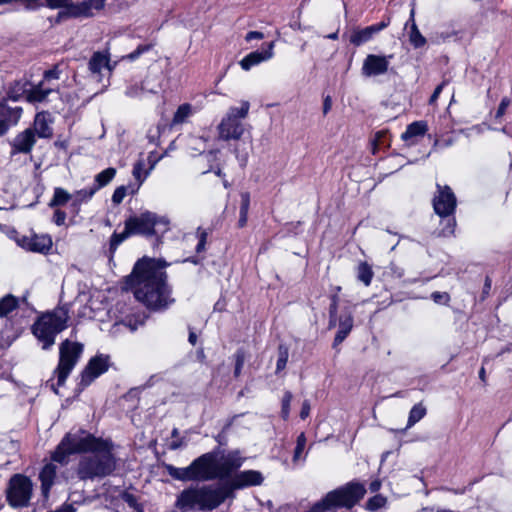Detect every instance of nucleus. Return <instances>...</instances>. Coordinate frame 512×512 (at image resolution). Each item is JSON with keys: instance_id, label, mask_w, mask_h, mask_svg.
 <instances>
[{"instance_id": "f257e3e1", "label": "nucleus", "mask_w": 512, "mask_h": 512, "mask_svg": "<svg viewBox=\"0 0 512 512\" xmlns=\"http://www.w3.org/2000/svg\"><path fill=\"white\" fill-rule=\"evenodd\" d=\"M82 452L90 454L82 456L79 461L77 474L80 479L102 478L114 471L116 460L112 453V443L81 429L67 433L52 453V458L60 465H65L70 455Z\"/></svg>"}, {"instance_id": "f03ea898", "label": "nucleus", "mask_w": 512, "mask_h": 512, "mask_svg": "<svg viewBox=\"0 0 512 512\" xmlns=\"http://www.w3.org/2000/svg\"><path fill=\"white\" fill-rule=\"evenodd\" d=\"M165 267L166 263L161 260L143 258L135 264L130 275L136 299L150 310L161 311L174 302L166 282Z\"/></svg>"}, {"instance_id": "7ed1b4c3", "label": "nucleus", "mask_w": 512, "mask_h": 512, "mask_svg": "<svg viewBox=\"0 0 512 512\" xmlns=\"http://www.w3.org/2000/svg\"><path fill=\"white\" fill-rule=\"evenodd\" d=\"M231 490L226 486L204 485L184 490L177 499L182 510L199 509L210 511L217 508L229 496Z\"/></svg>"}, {"instance_id": "20e7f679", "label": "nucleus", "mask_w": 512, "mask_h": 512, "mask_svg": "<svg viewBox=\"0 0 512 512\" xmlns=\"http://www.w3.org/2000/svg\"><path fill=\"white\" fill-rule=\"evenodd\" d=\"M69 314L64 307L42 314L32 326L33 335L42 343L43 349H49L55 343L56 335L68 326Z\"/></svg>"}, {"instance_id": "39448f33", "label": "nucleus", "mask_w": 512, "mask_h": 512, "mask_svg": "<svg viewBox=\"0 0 512 512\" xmlns=\"http://www.w3.org/2000/svg\"><path fill=\"white\" fill-rule=\"evenodd\" d=\"M168 474L180 481L212 480L220 477L218 461L214 454L206 453L195 459L189 466L184 468L167 465Z\"/></svg>"}, {"instance_id": "423d86ee", "label": "nucleus", "mask_w": 512, "mask_h": 512, "mask_svg": "<svg viewBox=\"0 0 512 512\" xmlns=\"http://www.w3.org/2000/svg\"><path fill=\"white\" fill-rule=\"evenodd\" d=\"M250 103L246 100L240 102L239 107H230L217 126L218 137L221 140H239L245 132L242 122L249 113Z\"/></svg>"}, {"instance_id": "0eeeda50", "label": "nucleus", "mask_w": 512, "mask_h": 512, "mask_svg": "<svg viewBox=\"0 0 512 512\" xmlns=\"http://www.w3.org/2000/svg\"><path fill=\"white\" fill-rule=\"evenodd\" d=\"M365 492L364 485L349 483L338 490L328 493L322 501L314 505L312 512H323L334 506L351 508L363 498Z\"/></svg>"}, {"instance_id": "6e6552de", "label": "nucleus", "mask_w": 512, "mask_h": 512, "mask_svg": "<svg viewBox=\"0 0 512 512\" xmlns=\"http://www.w3.org/2000/svg\"><path fill=\"white\" fill-rule=\"evenodd\" d=\"M168 224L169 221L166 218L159 217L150 211L131 216L125 221L126 228L132 235L145 236L166 232Z\"/></svg>"}, {"instance_id": "1a4fd4ad", "label": "nucleus", "mask_w": 512, "mask_h": 512, "mask_svg": "<svg viewBox=\"0 0 512 512\" xmlns=\"http://www.w3.org/2000/svg\"><path fill=\"white\" fill-rule=\"evenodd\" d=\"M83 352V345L68 339L59 347V363L55 370L57 386L64 385L67 377L74 369Z\"/></svg>"}, {"instance_id": "9d476101", "label": "nucleus", "mask_w": 512, "mask_h": 512, "mask_svg": "<svg viewBox=\"0 0 512 512\" xmlns=\"http://www.w3.org/2000/svg\"><path fill=\"white\" fill-rule=\"evenodd\" d=\"M32 491V481L24 475L16 474L9 481L7 501L12 507H25L30 502Z\"/></svg>"}, {"instance_id": "9b49d317", "label": "nucleus", "mask_w": 512, "mask_h": 512, "mask_svg": "<svg viewBox=\"0 0 512 512\" xmlns=\"http://www.w3.org/2000/svg\"><path fill=\"white\" fill-rule=\"evenodd\" d=\"M52 9L66 8L67 15L71 17H90L104 7V0H86L73 4L71 0H45Z\"/></svg>"}, {"instance_id": "f8f14e48", "label": "nucleus", "mask_w": 512, "mask_h": 512, "mask_svg": "<svg viewBox=\"0 0 512 512\" xmlns=\"http://www.w3.org/2000/svg\"><path fill=\"white\" fill-rule=\"evenodd\" d=\"M337 306H338V297L334 295L332 297V302L329 308L330 321L329 327H335L337 325L338 320V332L334 339V344L342 343L348 334L351 332L353 328V315L352 311L349 309H345L341 315L337 318Z\"/></svg>"}, {"instance_id": "ddd939ff", "label": "nucleus", "mask_w": 512, "mask_h": 512, "mask_svg": "<svg viewBox=\"0 0 512 512\" xmlns=\"http://www.w3.org/2000/svg\"><path fill=\"white\" fill-rule=\"evenodd\" d=\"M109 366V358L104 355H97L90 359L87 366L81 373L79 386L84 389L89 386L97 377L105 373Z\"/></svg>"}, {"instance_id": "4468645a", "label": "nucleus", "mask_w": 512, "mask_h": 512, "mask_svg": "<svg viewBox=\"0 0 512 512\" xmlns=\"http://www.w3.org/2000/svg\"><path fill=\"white\" fill-rule=\"evenodd\" d=\"M438 192L433 200V207L441 217L451 215L456 208V197L450 187L437 185Z\"/></svg>"}, {"instance_id": "2eb2a0df", "label": "nucleus", "mask_w": 512, "mask_h": 512, "mask_svg": "<svg viewBox=\"0 0 512 512\" xmlns=\"http://www.w3.org/2000/svg\"><path fill=\"white\" fill-rule=\"evenodd\" d=\"M88 69L95 81L103 82V79L109 77L112 72L109 56L103 52H95L89 60Z\"/></svg>"}, {"instance_id": "dca6fc26", "label": "nucleus", "mask_w": 512, "mask_h": 512, "mask_svg": "<svg viewBox=\"0 0 512 512\" xmlns=\"http://www.w3.org/2000/svg\"><path fill=\"white\" fill-rule=\"evenodd\" d=\"M392 55L369 54L363 61L362 74L366 77L383 75L388 71Z\"/></svg>"}, {"instance_id": "f3484780", "label": "nucleus", "mask_w": 512, "mask_h": 512, "mask_svg": "<svg viewBox=\"0 0 512 512\" xmlns=\"http://www.w3.org/2000/svg\"><path fill=\"white\" fill-rule=\"evenodd\" d=\"M36 143V135L32 128L25 129L18 133L11 141V155L28 154Z\"/></svg>"}, {"instance_id": "a211bd4d", "label": "nucleus", "mask_w": 512, "mask_h": 512, "mask_svg": "<svg viewBox=\"0 0 512 512\" xmlns=\"http://www.w3.org/2000/svg\"><path fill=\"white\" fill-rule=\"evenodd\" d=\"M21 115L22 108L10 107L4 102L0 103V137L19 122Z\"/></svg>"}, {"instance_id": "6ab92c4d", "label": "nucleus", "mask_w": 512, "mask_h": 512, "mask_svg": "<svg viewBox=\"0 0 512 512\" xmlns=\"http://www.w3.org/2000/svg\"><path fill=\"white\" fill-rule=\"evenodd\" d=\"M273 49L274 42H270L266 44V49L249 53L240 61L241 68L245 71H248L253 66L271 59L274 55Z\"/></svg>"}, {"instance_id": "aec40b11", "label": "nucleus", "mask_w": 512, "mask_h": 512, "mask_svg": "<svg viewBox=\"0 0 512 512\" xmlns=\"http://www.w3.org/2000/svg\"><path fill=\"white\" fill-rule=\"evenodd\" d=\"M57 464L59 463L51 457V461L46 463L39 473L41 490L44 497H48L51 487L57 481Z\"/></svg>"}, {"instance_id": "412c9836", "label": "nucleus", "mask_w": 512, "mask_h": 512, "mask_svg": "<svg viewBox=\"0 0 512 512\" xmlns=\"http://www.w3.org/2000/svg\"><path fill=\"white\" fill-rule=\"evenodd\" d=\"M20 245L29 251L45 253L50 250L52 240L48 235H33L32 237H24Z\"/></svg>"}, {"instance_id": "4be33fe9", "label": "nucleus", "mask_w": 512, "mask_h": 512, "mask_svg": "<svg viewBox=\"0 0 512 512\" xmlns=\"http://www.w3.org/2000/svg\"><path fill=\"white\" fill-rule=\"evenodd\" d=\"M218 461V470L220 471V477L229 475L232 471L236 470L242 465V458L238 451L231 452L225 456H222Z\"/></svg>"}, {"instance_id": "5701e85b", "label": "nucleus", "mask_w": 512, "mask_h": 512, "mask_svg": "<svg viewBox=\"0 0 512 512\" xmlns=\"http://www.w3.org/2000/svg\"><path fill=\"white\" fill-rule=\"evenodd\" d=\"M96 193V188L88 187L75 191L72 194V202L70 204V210L73 217H76L81 210V205L84 203H88L94 194Z\"/></svg>"}, {"instance_id": "b1692460", "label": "nucleus", "mask_w": 512, "mask_h": 512, "mask_svg": "<svg viewBox=\"0 0 512 512\" xmlns=\"http://www.w3.org/2000/svg\"><path fill=\"white\" fill-rule=\"evenodd\" d=\"M52 119L49 113L40 112L36 115L33 123V131L39 138H50L53 134Z\"/></svg>"}, {"instance_id": "393cba45", "label": "nucleus", "mask_w": 512, "mask_h": 512, "mask_svg": "<svg viewBox=\"0 0 512 512\" xmlns=\"http://www.w3.org/2000/svg\"><path fill=\"white\" fill-rule=\"evenodd\" d=\"M263 481V477L260 472L255 470H246L238 475L233 480V486L235 488H242L246 486L259 485Z\"/></svg>"}, {"instance_id": "a878e982", "label": "nucleus", "mask_w": 512, "mask_h": 512, "mask_svg": "<svg viewBox=\"0 0 512 512\" xmlns=\"http://www.w3.org/2000/svg\"><path fill=\"white\" fill-rule=\"evenodd\" d=\"M52 91V87H45L44 81H41L25 91L26 100L30 103L43 102Z\"/></svg>"}, {"instance_id": "bb28decb", "label": "nucleus", "mask_w": 512, "mask_h": 512, "mask_svg": "<svg viewBox=\"0 0 512 512\" xmlns=\"http://www.w3.org/2000/svg\"><path fill=\"white\" fill-rule=\"evenodd\" d=\"M195 112L196 108L193 107L191 104H181L174 113V116L172 118V125L176 126L186 123L188 119L194 115Z\"/></svg>"}, {"instance_id": "cd10ccee", "label": "nucleus", "mask_w": 512, "mask_h": 512, "mask_svg": "<svg viewBox=\"0 0 512 512\" xmlns=\"http://www.w3.org/2000/svg\"><path fill=\"white\" fill-rule=\"evenodd\" d=\"M428 130L425 121H416L407 126L406 131L402 134V139L408 141L417 136H423Z\"/></svg>"}, {"instance_id": "c85d7f7f", "label": "nucleus", "mask_w": 512, "mask_h": 512, "mask_svg": "<svg viewBox=\"0 0 512 512\" xmlns=\"http://www.w3.org/2000/svg\"><path fill=\"white\" fill-rule=\"evenodd\" d=\"M374 32L371 26L364 29H355L350 35V42L355 46H360L372 39Z\"/></svg>"}, {"instance_id": "c756f323", "label": "nucleus", "mask_w": 512, "mask_h": 512, "mask_svg": "<svg viewBox=\"0 0 512 512\" xmlns=\"http://www.w3.org/2000/svg\"><path fill=\"white\" fill-rule=\"evenodd\" d=\"M69 201L72 202V194L69 193L66 189L61 187H56L54 189L53 197L49 202V207L57 208L60 206H64Z\"/></svg>"}, {"instance_id": "7c9ffc66", "label": "nucleus", "mask_w": 512, "mask_h": 512, "mask_svg": "<svg viewBox=\"0 0 512 512\" xmlns=\"http://www.w3.org/2000/svg\"><path fill=\"white\" fill-rule=\"evenodd\" d=\"M115 175H116V169L112 168V167H109V168L101 171L100 173H98L95 176L94 185L92 187L96 188V192H97L100 188L108 185L114 179Z\"/></svg>"}, {"instance_id": "2f4dec72", "label": "nucleus", "mask_w": 512, "mask_h": 512, "mask_svg": "<svg viewBox=\"0 0 512 512\" xmlns=\"http://www.w3.org/2000/svg\"><path fill=\"white\" fill-rule=\"evenodd\" d=\"M426 412H427V410L422 403L415 404L409 412V417H408L406 428L409 429L412 426H414L417 422H419L422 418H424V416L426 415Z\"/></svg>"}, {"instance_id": "473e14b6", "label": "nucleus", "mask_w": 512, "mask_h": 512, "mask_svg": "<svg viewBox=\"0 0 512 512\" xmlns=\"http://www.w3.org/2000/svg\"><path fill=\"white\" fill-rule=\"evenodd\" d=\"M357 278L365 286L371 284L373 278V271L371 266L367 262H361L357 267Z\"/></svg>"}, {"instance_id": "72a5a7b5", "label": "nucleus", "mask_w": 512, "mask_h": 512, "mask_svg": "<svg viewBox=\"0 0 512 512\" xmlns=\"http://www.w3.org/2000/svg\"><path fill=\"white\" fill-rule=\"evenodd\" d=\"M409 42L415 49L425 46L427 42L426 38L421 34L414 22L409 31Z\"/></svg>"}, {"instance_id": "f704fd0d", "label": "nucleus", "mask_w": 512, "mask_h": 512, "mask_svg": "<svg viewBox=\"0 0 512 512\" xmlns=\"http://www.w3.org/2000/svg\"><path fill=\"white\" fill-rule=\"evenodd\" d=\"M189 149L192 151V155L200 154L205 151L207 147V138L192 136L188 143Z\"/></svg>"}, {"instance_id": "c9c22d12", "label": "nucleus", "mask_w": 512, "mask_h": 512, "mask_svg": "<svg viewBox=\"0 0 512 512\" xmlns=\"http://www.w3.org/2000/svg\"><path fill=\"white\" fill-rule=\"evenodd\" d=\"M17 306V299L8 295L0 300V317L8 315Z\"/></svg>"}, {"instance_id": "e433bc0d", "label": "nucleus", "mask_w": 512, "mask_h": 512, "mask_svg": "<svg viewBox=\"0 0 512 512\" xmlns=\"http://www.w3.org/2000/svg\"><path fill=\"white\" fill-rule=\"evenodd\" d=\"M387 503L386 497L378 494L370 498L366 503V509L369 511H376L384 507Z\"/></svg>"}, {"instance_id": "4c0bfd02", "label": "nucleus", "mask_w": 512, "mask_h": 512, "mask_svg": "<svg viewBox=\"0 0 512 512\" xmlns=\"http://www.w3.org/2000/svg\"><path fill=\"white\" fill-rule=\"evenodd\" d=\"M305 445H306V437L303 433H301L297 437V444H296V448H295L294 456H293L294 462H297L298 460L301 459V455L305 449Z\"/></svg>"}, {"instance_id": "58836bf2", "label": "nucleus", "mask_w": 512, "mask_h": 512, "mask_svg": "<svg viewBox=\"0 0 512 512\" xmlns=\"http://www.w3.org/2000/svg\"><path fill=\"white\" fill-rule=\"evenodd\" d=\"M131 235L132 234L126 227L124 228L123 232L114 233L111 237V247L115 249L118 245H120L125 239H127Z\"/></svg>"}, {"instance_id": "ea45409f", "label": "nucleus", "mask_w": 512, "mask_h": 512, "mask_svg": "<svg viewBox=\"0 0 512 512\" xmlns=\"http://www.w3.org/2000/svg\"><path fill=\"white\" fill-rule=\"evenodd\" d=\"M292 401V394L290 392H286L284 394L283 400H282V417L284 419H287L289 416L290 411V403Z\"/></svg>"}, {"instance_id": "a19ab883", "label": "nucleus", "mask_w": 512, "mask_h": 512, "mask_svg": "<svg viewBox=\"0 0 512 512\" xmlns=\"http://www.w3.org/2000/svg\"><path fill=\"white\" fill-rule=\"evenodd\" d=\"M126 196V187L119 186L117 187L112 195V202L116 205L120 204Z\"/></svg>"}, {"instance_id": "79ce46f5", "label": "nucleus", "mask_w": 512, "mask_h": 512, "mask_svg": "<svg viewBox=\"0 0 512 512\" xmlns=\"http://www.w3.org/2000/svg\"><path fill=\"white\" fill-rule=\"evenodd\" d=\"M144 169V163L142 161L137 162L133 168V176L140 182V184L145 180L149 172H145V175L142 177V171Z\"/></svg>"}, {"instance_id": "37998d69", "label": "nucleus", "mask_w": 512, "mask_h": 512, "mask_svg": "<svg viewBox=\"0 0 512 512\" xmlns=\"http://www.w3.org/2000/svg\"><path fill=\"white\" fill-rule=\"evenodd\" d=\"M151 49V45H140L138 46L133 52L128 54L126 56L127 59L130 61L136 60L140 55H142L144 52H147Z\"/></svg>"}, {"instance_id": "c03bdc74", "label": "nucleus", "mask_w": 512, "mask_h": 512, "mask_svg": "<svg viewBox=\"0 0 512 512\" xmlns=\"http://www.w3.org/2000/svg\"><path fill=\"white\" fill-rule=\"evenodd\" d=\"M141 325H143V321L142 320H139V321L136 320L134 322H132L131 320H128V321H124V322H121V323H116L115 327L120 328V327L123 326V327L128 328L131 332H134Z\"/></svg>"}, {"instance_id": "a18cd8bd", "label": "nucleus", "mask_w": 512, "mask_h": 512, "mask_svg": "<svg viewBox=\"0 0 512 512\" xmlns=\"http://www.w3.org/2000/svg\"><path fill=\"white\" fill-rule=\"evenodd\" d=\"M431 298L435 303L444 305L448 304L450 300V296L446 292H434L432 293Z\"/></svg>"}, {"instance_id": "49530a36", "label": "nucleus", "mask_w": 512, "mask_h": 512, "mask_svg": "<svg viewBox=\"0 0 512 512\" xmlns=\"http://www.w3.org/2000/svg\"><path fill=\"white\" fill-rule=\"evenodd\" d=\"M287 360H288V352L286 349L282 350L280 349L279 351V357H278V360H277V364H276V371H281L282 369L285 368L286 364H287Z\"/></svg>"}, {"instance_id": "de8ad7c7", "label": "nucleus", "mask_w": 512, "mask_h": 512, "mask_svg": "<svg viewBox=\"0 0 512 512\" xmlns=\"http://www.w3.org/2000/svg\"><path fill=\"white\" fill-rule=\"evenodd\" d=\"M66 218H67V214H66V212H64L63 210H61V209H56V210L54 211V214H53V222H54L57 226H63V225H65Z\"/></svg>"}, {"instance_id": "09e8293b", "label": "nucleus", "mask_w": 512, "mask_h": 512, "mask_svg": "<svg viewBox=\"0 0 512 512\" xmlns=\"http://www.w3.org/2000/svg\"><path fill=\"white\" fill-rule=\"evenodd\" d=\"M250 205V197L248 193H242L241 194V207H240V214H248Z\"/></svg>"}, {"instance_id": "8fccbe9b", "label": "nucleus", "mask_w": 512, "mask_h": 512, "mask_svg": "<svg viewBox=\"0 0 512 512\" xmlns=\"http://www.w3.org/2000/svg\"><path fill=\"white\" fill-rule=\"evenodd\" d=\"M57 79H59V71L57 68H54V69L45 71L44 78L42 81H44V83H45L46 81L57 80Z\"/></svg>"}, {"instance_id": "3c124183", "label": "nucleus", "mask_w": 512, "mask_h": 512, "mask_svg": "<svg viewBox=\"0 0 512 512\" xmlns=\"http://www.w3.org/2000/svg\"><path fill=\"white\" fill-rule=\"evenodd\" d=\"M510 105V100L508 98H503L498 109L496 112V117H502L507 109V107Z\"/></svg>"}, {"instance_id": "603ef678", "label": "nucleus", "mask_w": 512, "mask_h": 512, "mask_svg": "<svg viewBox=\"0 0 512 512\" xmlns=\"http://www.w3.org/2000/svg\"><path fill=\"white\" fill-rule=\"evenodd\" d=\"M455 143V139L453 137H449L443 140H436L434 146H439L442 148H447L452 146Z\"/></svg>"}, {"instance_id": "864d4df0", "label": "nucleus", "mask_w": 512, "mask_h": 512, "mask_svg": "<svg viewBox=\"0 0 512 512\" xmlns=\"http://www.w3.org/2000/svg\"><path fill=\"white\" fill-rule=\"evenodd\" d=\"M444 85H445V83L443 82V83H441L440 85H438V86L435 88V90H434V92H433V94L431 95L430 100H429V103H430V104H434V103L437 101V99H438V97H439L440 93H441V92H442V90H443Z\"/></svg>"}, {"instance_id": "5fc2aeb1", "label": "nucleus", "mask_w": 512, "mask_h": 512, "mask_svg": "<svg viewBox=\"0 0 512 512\" xmlns=\"http://www.w3.org/2000/svg\"><path fill=\"white\" fill-rule=\"evenodd\" d=\"M143 90V88H138L137 86H131L129 88H127L126 90V95L129 96V97H138L140 96V92Z\"/></svg>"}, {"instance_id": "6e6d98bb", "label": "nucleus", "mask_w": 512, "mask_h": 512, "mask_svg": "<svg viewBox=\"0 0 512 512\" xmlns=\"http://www.w3.org/2000/svg\"><path fill=\"white\" fill-rule=\"evenodd\" d=\"M309 414H310V404L306 400L302 404V408H301V411H300V417L302 419H305V418H307L309 416Z\"/></svg>"}, {"instance_id": "4d7b16f0", "label": "nucleus", "mask_w": 512, "mask_h": 512, "mask_svg": "<svg viewBox=\"0 0 512 512\" xmlns=\"http://www.w3.org/2000/svg\"><path fill=\"white\" fill-rule=\"evenodd\" d=\"M264 37L262 32L259 31H250L246 34L245 40L251 41L253 39H262Z\"/></svg>"}, {"instance_id": "13d9d810", "label": "nucleus", "mask_w": 512, "mask_h": 512, "mask_svg": "<svg viewBox=\"0 0 512 512\" xmlns=\"http://www.w3.org/2000/svg\"><path fill=\"white\" fill-rule=\"evenodd\" d=\"M389 25V21H382L378 24H375V25H371V28L374 32V34L380 32L381 30L385 29L387 26Z\"/></svg>"}, {"instance_id": "bf43d9fd", "label": "nucleus", "mask_w": 512, "mask_h": 512, "mask_svg": "<svg viewBox=\"0 0 512 512\" xmlns=\"http://www.w3.org/2000/svg\"><path fill=\"white\" fill-rule=\"evenodd\" d=\"M205 242H206V234L204 232L201 233V236H200V239H199V242L196 246V251L197 252H201L204 250V247H205Z\"/></svg>"}, {"instance_id": "052dcab7", "label": "nucleus", "mask_w": 512, "mask_h": 512, "mask_svg": "<svg viewBox=\"0 0 512 512\" xmlns=\"http://www.w3.org/2000/svg\"><path fill=\"white\" fill-rule=\"evenodd\" d=\"M331 106H332L331 98L329 96H327L324 99V103H323V113L327 114L328 111L331 109Z\"/></svg>"}, {"instance_id": "680f3d73", "label": "nucleus", "mask_w": 512, "mask_h": 512, "mask_svg": "<svg viewBox=\"0 0 512 512\" xmlns=\"http://www.w3.org/2000/svg\"><path fill=\"white\" fill-rule=\"evenodd\" d=\"M381 487V482L379 480H374L370 483L369 489L371 492H377Z\"/></svg>"}, {"instance_id": "e2e57ef3", "label": "nucleus", "mask_w": 512, "mask_h": 512, "mask_svg": "<svg viewBox=\"0 0 512 512\" xmlns=\"http://www.w3.org/2000/svg\"><path fill=\"white\" fill-rule=\"evenodd\" d=\"M247 222V214H240L239 226L243 227Z\"/></svg>"}, {"instance_id": "0e129e2a", "label": "nucleus", "mask_w": 512, "mask_h": 512, "mask_svg": "<svg viewBox=\"0 0 512 512\" xmlns=\"http://www.w3.org/2000/svg\"><path fill=\"white\" fill-rule=\"evenodd\" d=\"M196 341H197V336L194 332H190L189 334V342L192 344V345H195L196 344Z\"/></svg>"}, {"instance_id": "69168bd1", "label": "nucleus", "mask_w": 512, "mask_h": 512, "mask_svg": "<svg viewBox=\"0 0 512 512\" xmlns=\"http://www.w3.org/2000/svg\"><path fill=\"white\" fill-rule=\"evenodd\" d=\"M448 222L449 223H448V231H447V233L451 234L454 231L455 221L454 220H449Z\"/></svg>"}, {"instance_id": "338daca9", "label": "nucleus", "mask_w": 512, "mask_h": 512, "mask_svg": "<svg viewBox=\"0 0 512 512\" xmlns=\"http://www.w3.org/2000/svg\"><path fill=\"white\" fill-rule=\"evenodd\" d=\"M125 500L129 503L130 506L135 505V499L131 495H125Z\"/></svg>"}, {"instance_id": "774afa93", "label": "nucleus", "mask_w": 512, "mask_h": 512, "mask_svg": "<svg viewBox=\"0 0 512 512\" xmlns=\"http://www.w3.org/2000/svg\"><path fill=\"white\" fill-rule=\"evenodd\" d=\"M419 512H437V508L435 509L433 507H426L420 510Z\"/></svg>"}]
</instances>
